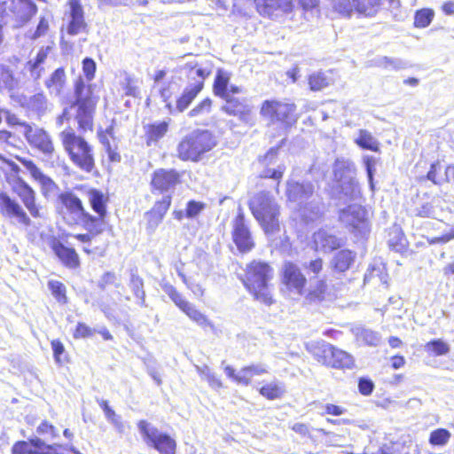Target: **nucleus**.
<instances>
[{
  "label": "nucleus",
  "mask_w": 454,
  "mask_h": 454,
  "mask_svg": "<svg viewBox=\"0 0 454 454\" xmlns=\"http://www.w3.org/2000/svg\"><path fill=\"white\" fill-rule=\"evenodd\" d=\"M339 199L344 201L355 200L360 197V186L356 177L338 183Z\"/></svg>",
  "instance_id": "obj_36"
},
{
  "label": "nucleus",
  "mask_w": 454,
  "mask_h": 454,
  "mask_svg": "<svg viewBox=\"0 0 454 454\" xmlns=\"http://www.w3.org/2000/svg\"><path fill=\"white\" fill-rule=\"evenodd\" d=\"M23 136L29 146L43 156L52 158L56 149L51 135L36 125L23 124Z\"/></svg>",
  "instance_id": "obj_9"
},
{
  "label": "nucleus",
  "mask_w": 454,
  "mask_h": 454,
  "mask_svg": "<svg viewBox=\"0 0 454 454\" xmlns=\"http://www.w3.org/2000/svg\"><path fill=\"white\" fill-rule=\"evenodd\" d=\"M62 205L60 213L69 225L82 224L90 233L98 235L101 233V220L93 218L83 207L82 200L73 192H62L59 196Z\"/></svg>",
  "instance_id": "obj_3"
},
{
  "label": "nucleus",
  "mask_w": 454,
  "mask_h": 454,
  "mask_svg": "<svg viewBox=\"0 0 454 454\" xmlns=\"http://www.w3.org/2000/svg\"><path fill=\"white\" fill-rule=\"evenodd\" d=\"M392 235L393 238L390 237L388 239L389 247L395 251H401L403 247L402 243L403 237L401 230L396 227L393 228L392 231L390 232V236Z\"/></svg>",
  "instance_id": "obj_56"
},
{
  "label": "nucleus",
  "mask_w": 454,
  "mask_h": 454,
  "mask_svg": "<svg viewBox=\"0 0 454 454\" xmlns=\"http://www.w3.org/2000/svg\"><path fill=\"white\" fill-rule=\"evenodd\" d=\"M285 391V387L282 384L270 382L261 387L260 394L267 399L274 400L281 397Z\"/></svg>",
  "instance_id": "obj_45"
},
{
  "label": "nucleus",
  "mask_w": 454,
  "mask_h": 454,
  "mask_svg": "<svg viewBox=\"0 0 454 454\" xmlns=\"http://www.w3.org/2000/svg\"><path fill=\"white\" fill-rule=\"evenodd\" d=\"M67 84V75L63 67L57 68L44 82L50 95L60 97Z\"/></svg>",
  "instance_id": "obj_28"
},
{
  "label": "nucleus",
  "mask_w": 454,
  "mask_h": 454,
  "mask_svg": "<svg viewBox=\"0 0 454 454\" xmlns=\"http://www.w3.org/2000/svg\"><path fill=\"white\" fill-rule=\"evenodd\" d=\"M363 162L365 167L370 187L372 190H373L374 189L373 176H374V173L376 172L377 160L373 156L364 155Z\"/></svg>",
  "instance_id": "obj_53"
},
{
  "label": "nucleus",
  "mask_w": 454,
  "mask_h": 454,
  "mask_svg": "<svg viewBox=\"0 0 454 454\" xmlns=\"http://www.w3.org/2000/svg\"><path fill=\"white\" fill-rule=\"evenodd\" d=\"M434 16L431 9H421L418 11L414 17V25L416 27L424 28L430 25Z\"/></svg>",
  "instance_id": "obj_48"
},
{
  "label": "nucleus",
  "mask_w": 454,
  "mask_h": 454,
  "mask_svg": "<svg viewBox=\"0 0 454 454\" xmlns=\"http://www.w3.org/2000/svg\"><path fill=\"white\" fill-rule=\"evenodd\" d=\"M121 89L123 90V93L126 96L136 97L138 94V92H139L138 88L136 85L134 80L130 76H129V75H126L124 77V79L121 82Z\"/></svg>",
  "instance_id": "obj_59"
},
{
  "label": "nucleus",
  "mask_w": 454,
  "mask_h": 454,
  "mask_svg": "<svg viewBox=\"0 0 454 454\" xmlns=\"http://www.w3.org/2000/svg\"><path fill=\"white\" fill-rule=\"evenodd\" d=\"M273 275L269 263L254 260L247 265L242 282L255 301L270 306L274 302L269 284Z\"/></svg>",
  "instance_id": "obj_1"
},
{
  "label": "nucleus",
  "mask_w": 454,
  "mask_h": 454,
  "mask_svg": "<svg viewBox=\"0 0 454 454\" xmlns=\"http://www.w3.org/2000/svg\"><path fill=\"white\" fill-rule=\"evenodd\" d=\"M256 5L260 14L271 19L289 14L294 9L293 0H259Z\"/></svg>",
  "instance_id": "obj_18"
},
{
  "label": "nucleus",
  "mask_w": 454,
  "mask_h": 454,
  "mask_svg": "<svg viewBox=\"0 0 454 454\" xmlns=\"http://www.w3.org/2000/svg\"><path fill=\"white\" fill-rule=\"evenodd\" d=\"M68 18H84V12L80 0H68Z\"/></svg>",
  "instance_id": "obj_60"
},
{
  "label": "nucleus",
  "mask_w": 454,
  "mask_h": 454,
  "mask_svg": "<svg viewBox=\"0 0 454 454\" xmlns=\"http://www.w3.org/2000/svg\"><path fill=\"white\" fill-rule=\"evenodd\" d=\"M71 108H76L75 120L80 129L92 130L95 107L73 104Z\"/></svg>",
  "instance_id": "obj_33"
},
{
  "label": "nucleus",
  "mask_w": 454,
  "mask_h": 454,
  "mask_svg": "<svg viewBox=\"0 0 454 454\" xmlns=\"http://www.w3.org/2000/svg\"><path fill=\"white\" fill-rule=\"evenodd\" d=\"M339 218L356 236L364 238L370 232L367 211L360 205L353 204L340 210Z\"/></svg>",
  "instance_id": "obj_10"
},
{
  "label": "nucleus",
  "mask_w": 454,
  "mask_h": 454,
  "mask_svg": "<svg viewBox=\"0 0 454 454\" xmlns=\"http://www.w3.org/2000/svg\"><path fill=\"white\" fill-rule=\"evenodd\" d=\"M163 291L168 295L172 301L193 322L200 326H212L207 317L198 310L193 304L187 301L176 289L169 284L162 286Z\"/></svg>",
  "instance_id": "obj_11"
},
{
  "label": "nucleus",
  "mask_w": 454,
  "mask_h": 454,
  "mask_svg": "<svg viewBox=\"0 0 454 454\" xmlns=\"http://www.w3.org/2000/svg\"><path fill=\"white\" fill-rule=\"evenodd\" d=\"M12 190L16 193L33 217H39V208L35 204V193L34 190L20 177H13L9 180Z\"/></svg>",
  "instance_id": "obj_15"
},
{
  "label": "nucleus",
  "mask_w": 454,
  "mask_h": 454,
  "mask_svg": "<svg viewBox=\"0 0 454 454\" xmlns=\"http://www.w3.org/2000/svg\"><path fill=\"white\" fill-rule=\"evenodd\" d=\"M20 81L15 77L12 69L0 64V91H12L19 88Z\"/></svg>",
  "instance_id": "obj_37"
},
{
  "label": "nucleus",
  "mask_w": 454,
  "mask_h": 454,
  "mask_svg": "<svg viewBox=\"0 0 454 454\" xmlns=\"http://www.w3.org/2000/svg\"><path fill=\"white\" fill-rule=\"evenodd\" d=\"M231 79V75L227 71L219 69L217 71L215 82H214V93L220 98H228L230 92L228 90V85Z\"/></svg>",
  "instance_id": "obj_41"
},
{
  "label": "nucleus",
  "mask_w": 454,
  "mask_h": 454,
  "mask_svg": "<svg viewBox=\"0 0 454 454\" xmlns=\"http://www.w3.org/2000/svg\"><path fill=\"white\" fill-rule=\"evenodd\" d=\"M333 172L337 184L356 177L355 164L348 159H336L333 166Z\"/></svg>",
  "instance_id": "obj_26"
},
{
  "label": "nucleus",
  "mask_w": 454,
  "mask_h": 454,
  "mask_svg": "<svg viewBox=\"0 0 454 454\" xmlns=\"http://www.w3.org/2000/svg\"><path fill=\"white\" fill-rule=\"evenodd\" d=\"M232 239L238 249L242 253L249 252L254 247L251 232L245 223V215L241 207L232 222Z\"/></svg>",
  "instance_id": "obj_13"
},
{
  "label": "nucleus",
  "mask_w": 454,
  "mask_h": 454,
  "mask_svg": "<svg viewBox=\"0 0 454 454\" xmlns=\"http://www.w3.org/2000/svg\"><path fill=\"white\" fill-rule=\"evenodd\" d=\"M94 329L90 328V326L83 323H79L76 326L74 337L76 339L90 337L94 334Z\"/></svg>",
  "instance_id": "obj_64"
},
{
  "label": "nucleus",
  "mask_w": 454,
  "mask_h": 454,
  "mask_svg": "<svg viewBox=\"0 0 454 454\" xmlns=\"http://www.w3.org/2000/svg\"><path fill=\"white\" fill-rule=\"evenodd\" d=\"M333 346L325 341H315L307 345V350L320 364L328 366Z\"/></svg>",
  "instance_id": "obj_31"
},
{
  "label": "nucleus",
  "mask_w": 454,
  "mask_h": 454,
  "mask_svg": "<svg viewBox=\"0 0 454 454\" xmlns=\"http://www.w3.org/2000/svg\"><path fill=\"white\" fill-rule=\"evenodd\" d=\"M451 437V434L445 428H438L430 433L429 443L434 446H445Z\"/></svg>",
  "instance_id": "obj_47"
},
{
  "label": "nucleus",
  "mask_w": 454,
  "mask_h": 454,
  "mask_svg": "<svg viewBox=\"0 0 454 454\" xmlns=\"http://www.w3.org/2000/svg\"><path fill=\"white\" fill-rule=\"evenodd\" d=\"M216 142L207 130H196L187 135L177 145V155L183 160L199 161L201 156L215 147Z\"/></svg>",
  "instance_id": "obj_6"
},
{
  "label": "nucleus",
  "mask_w": 454,
  "mask_h": 454,
  "mask_svg": "<svg viewBox=\"0 0 454 454\" xmlns=\"http://www.w3.org/2000/svg\"><path fill=\"white\" fill-rule=\"evenodd\" d=\"M384 0H354L355 12L365 17L374 16L381 8ZM390 5L398 4L395 0H388Z\"/></svg>",
  "instance_id": "obj_34"
},
{
  "label": "nucleus",
  "mask_w": 454,
  "mask_h": 454,
  "mask_svg": "<svg viewBox=\"0 0 454 454\" xmlns=\"http://www.w3.org/2000/svg\"><path fill=\"white\" fill-rule=\"evenodd\" d=\"M212 106V101L209 98H205L200 104H198L194 108H192L189 112L190 117H195L198 115L207 114L210 112Z\"/></svg>",
  "instance_id": "obj_57"
},
{
  "label": "nucleus",
  "mask_w": 454,
  "mask_h": 454,
  "mask_svg": "<svg viewBox=\"0 0 454 454\" xmlns=\"http://www.w3.org/2000/svg\"><path fill=\"white\" fill-rule=\"evenodd\" d=\"M379 66L383 67L385 68H390L393 70H400L407 68L409 67V64L407 61H404L400 59L382 57L379 59Z\"/></svg>",
  "instance_id": "obj_52"
},
{
  "label": "nucleus",
  "mask_w": 454,
  "mask_h": 454,
  "mask_svg": "<svg viewBox=\"0 0 454 454\" xmlns=\"http://www.w3.org/2000/svg\"><path fill=\"white\" fill-rule=\"evenodd\" d=\"M49 30V21L45 17H41L37 24L36 29L30 35L32 40H36L47 34Z\"/></svg>",
  "instance_id": "obj_61"
},
{
  "label": "nucleus",
  "mask_w": 454,
  "mask_h": 454,
  "mask_svg": "<svg viewBox=\"0 0 454 454\" xmlns=\"http://www.w3.org/2000/svg\"><path fill=\"white\" fill-rule=\"evenodd\" d=\"M204 208H205L204 203L191 200L187 204L185 215L188 218L196 217Z\"/></svg>",
  "instance_id": "obj_62"
},
{
  "label": "nucleus",
  "mask_w": 454,
  "mask_h": 454,
  "mask_svg": "<svg viewBox=\"0 0 454 454\" xmlns=\"http://www.w3.org/2000/svg\"><path fill=\"white\" fill-rule=\"evenodd\" d=\"M48 286L51 291L52 295L59 302L64 304L67 301L66 295V286L64 284L57 280H51L48 283Z\"/></svg>",
  "instance_id": "obj_51"
},
{
  "label": "nucleus",
  "mask_w": 454,
  "mask_h": 454,
  "mask_svg": "<svg viewBox=\"0 0 454 454\" xmlns=\"http://www.w3.org/2000/svg\"><path fill=\"white\" fill-rule=\"evenodd\" d=\"M295 106L280 101H265L261 108V114L271 122L280 121L291 124L295 121Z\"/></svg>",
  "instance_id": "obj_12"
},
{
  "label": "nucleus",
  "mask_w": 454,
  "mask_h": 454,
  "mask_svg": "<svg viewBox=\"0 0 454 454\" xmlns=\"http://www.w3.org/2000/svg\"><path fill=\"white\" fill-rule=\"evenodd\" d=\"M315 249L323 252H331L340 247V239L325 230H319L313 235Z\"/></svg>",
  "instance_id": "obj_25"
},
{
  "label": "nucleus",
  "mask_w": 454,
  "mask_h": 454,
  "mask_svg": "<svg viewBox=\"0 0 454 454\" xmlns=\"http://www.w3.org/2000/svg\"><path fill=\"white\" fill-rule=\"evenodd\" d=\"M249 208L266 235L271 236L280 231L279 206L268 192L254 194L249 200Z\"/></svg>",
  "instance_id": "obj_4"
},
{
  "label": "nucleus",
  "mask_w": 454,
  "mask_h": 454,
  "mask_svg": "<svg viewBox=\"0 0 454 454\" xmlns=\"http://www.w3.org/2000/svg\"><path fill=\"white\" fill-rule=\"evenodd\" d=\"M425 350L433 353L434 356H443L450 352V347L446 342L438 339L427 342L425 345Z\"/></svg>",
  "instance_id": "obj_49"
},
{
  "label": "nucleus",
  "mask_w": 454,
  "mask_h": 454,
  "mask_svg": "<svg viewBox=\"0 0 454 454\" xmlns=\"http://www.w3.org/2000/svg\"><path fill=\"white\" fill-rule=\"evenodd\" d=\"M12 12L15 17L16 26L21 27L35 15L37 6L30 0H19L15 3Z\"/></svg>",
  "instance_id": "obj_23"
},
{
  "label": "nucleus",
  "mask_w": 454,
  "mask_h": 454,
  "mask_svg": "<svg viewBox=\"0 0 454 454\" xmlns=\"http://www.w3.org/2000/svg\"><path fill=\"white\" fill-rule=\"evenodd\" d=\"M137 429L144 442L155 449L160 454H175L176 441L168 434L160 432L156 427L146 420L137 423Z\"/></svg>",
  "instance_id": "obj_7"
},
{
  "label": "nucleus",
  "mask_w": 454,
  "mask_h": 454,
  "mask_svg": "<svg viewBox=\"0 0 454 454\" xmlns=\"http://www.w3.org/2000/svg\"><path fill=\"white\" fill-rule=\"evenodd\" d=\"M51 248L66 267L75 269L79 266V256L74 248L67 247L56 239L52 241Z\"/></svg>",
  "instance_id": "obj_24"
},
{
  "label": "nucleus",
  "mask_w": 454,
  "mask_h": 454,
  "mask_svg": "<svg viewBox=\"0 0 454 454\" xmlns=\"http://www.w3.org/2000/svg\"><path fill=\"white\" fill-rule=\"evenodd\" d=\"M328 366L336 369H351L354 366V359L347 352L333 348Z\"/></svg>",
  "instance_id": "obj_38"
},
{
  "label": "nucleus",
  "mask_w": 454,
  "mask_h": 454,
  "mask_svg": "<svg viewBox=\"0 0 454 454\" xmlns=\"http://www.w3.org/2000/svg\"><path fill=\"white\" fill-rule=\"evenodd\" d=\"M185 67L188 69L189 83L176 100V109L179 112H184L202 90L204 81L210 75L213 68L209 62H190Z\"/></svg>",
  "instance_id": "obj_5"
},
{
  "label": "nucleus",
  "mask_w": 454,
  "mask_h": 454,
  "mask_svg": "<svg viewBox=\"0 0 454 454\" xmlns=\"http://www.w3.org/2000/svg\"><path fill=\"white\" fill-rule=\"evenodd\" d=\"M17 159L29 171L32 177L38 181L44 189L49 191L53 189L55 186L54 182L45 176L34 161L21 157H17Z\"/></svg>",
  "instance_id": "obj_35"
},
{
  "label": "nucleus",
  "mask_w": 454,
  "mask_h": 454,
  "mask_svg": "<svg viewBox=\"0 0 454 454\" xmlns=\"http://www.w3.org/2000/svg\"><path fill=\"white\" fill-rule=\"evenodd\" d=\"M86 28L84 18H69L67 32L70 35H76Z\"/></svg>",
  "instance_id": "obj_54"
},
{
  "label": "nucleus",
  "mask_w": 454,
  "mask_h": 454,
  "mask_svg": "<svg viewBox=\"0 0 454 454\" xmlns=\"http://www.w3.org/2000/svg\"><path fill=\"white\" fill-rule=\"evenodd\" d=\"M105 416L119 433H122L124 431V424L121 416L117 415L112 408L106 409Z\"/></svg>",
  "instance_id": "obj_58"
},
{
  "label": "nucleus",
  "mask_w": 454,
  "mask_h": 454,
  "mask_svg": "<svg viewBox=\"0 0 454 454\" xmlns=\"http://www.w3.org/2000/svg\"><path fill=\"white\" fill-rule=\"evenodd\" d=\"M354 143L365 150L372 152L380 151V142L367 129H359L357 131V136L354 138Z\"/></svg>",
  "instance_id": "obj_39"
},
{
  "label": "nucleus",
  "mask_w": 454,
  "mask_h": 454,
  "mask_svg": "<svg viewBox=\"0 0 454 454\" xmlns=\"http://www.w3.org/2000/svg\"><path fill=\"white\" fill-rule=\"evenodd\" d=\"M12 454H82L71 446L45 445L38 437L29 441H19L12 448Z\"/></svg>",
  "instance_id": "obj_8"
},
{
  "label": "nucleus",
  "mask_w": 454,
  "mask_h": 454,
  "mask_svg": "<svg viewBox=\"0 0 454 454\" xmlns=\"http://www.w3.org/2000/svg\"><path fill=\"white\" fill-rule=\"evenodd\" d=\"M171 204V197L169 195H166L162 198L160 201H158L152 211L149 213V215L156 217V224H158L163 218L164 215L167 213L169 206Z\"/></svg>",
  "instance_id": "obj_46"
},
{
  "label": "nucleus",
  "mask_w": 454,
  "mask_h": 454,
  "mask_svg": "<svg viewBox=\"0 0 454 454\" xmlns=\"http://www.w3.org/2000/svg\"><path fill=\"white\" fill-rule=\"evenodd\" d=\"M82 71L89 81L94 78L96 72V63L90 58H85L82 61Z\"/></svg>",
  "instance_id": "obj_63"
},
{
  "label": "nucleus",
  "mask_w": 454,
  "mask_h": 454,
  "mask_svg": "<svg viewBox=\"0 0 454 454\" xmlns=\"http://www.w3.org/2000/svg\"><path fill=\"white\" fill-rule=\"evenodd\" d=\"M225 104L222 106V110L230 115L239 117L241 120H247L251 108L244 101L229 95L228 98H223Z\"/></svg>",
  "instance_id": "obj_29"
},
{
  "label": "nucleus",
  "mask_w": 454,
  "mask_h": 454,
  "mask_svg": "<svg viewBox=\"0 0 454 454\" xmlns=\"http://www.w3.org/2000/svg\"><path fill=\"white\" fill-rule=\"evenodd\" d=\"M179 182V175L174 169H158L153 173L152 185L160 192H168Z\"/></svg>",
  "instance_id": "obj_22"
},
{
  "label": "nucleus",
  "mask_w": 454,
  "mask_h": 454,
  "mask_svg": "<svg viewBox=\"0 0 454 454\" xmlns=\"http://www.w3.org/2000/svg\"><path fill=\"white\" fill-rule=\"evenodd\" d=\"M88 200L92 209L98 214V216L93 218H99L101 220V232L105 230L106 222L105 217L106 215V201L107 199L104 194L95 189H91L88 192Z\"/></svg>",
  "instance_id": "obj_27"
},
{
  "label": "nucleus",
  "mask_w": 454,
  "mask_h": 454,
  "mask_svg": "<svg viewBox=\"0 0 454 454\" xmlns=\"http://www.w3.org/2000/svg\"><path fill=\"white\" fill-rule=\"evenodd\" d=\"M22 106L27 111L32 112L37 116L41 117L47 112L49 103L44 93L38 92L25 98Z\"/></svg>",
  "instance_id": "obj_32"
},
{
  "label": "nucleus",
  "mask_w": 454,
  "mask_h": 454,
  "mask_svg": "<svg viewBox=\"0 0 454 454\" xmlns=\"http://www.w3.org/2000/svg\"><path fill=\"white\" fill-rule=\"evenodd\" d=\"M75 101L74 104L95 107L100 98V87L95 83L85 84L78 79L74 87Z\"/></svg>",
  "instance_id": "obj_16"
},
{
  "label": "nucleus",
  "mask_w": 454,
  "mask_h": 454,
  "mask_svg": "<svg viewBox=\"0 0 454 454\" xmlns=\"http://www.w3.org/2000/svg\"><path fill=\"white\" fill-rule=\"evenodd\" d=\"M356 335L358 340H363L369 346H378L381 340L379 333L367 328H357Z\"/></svg>",
  "instance_id": "obj_44"
},
{
  "label": "nucleus",
  "mask_w": 454,
  "mask_h": 454,
  "mask_svg": "<svg viewBox=\"0 0 454 454\" xmlns=\"http://www.w3.org/2000/svg\"><path fill=\"white\" fill-rule=\"evenodd\" d=\"M59 138L70 161L79 169L90 173L95 167L93 146L72 128L59 132Z\"/></svg>",
  "instance_id": "obj_2"
},
{
  "label": "nucleus",
  "mask_w": 454,
  "mask_h": 454,
  "mask_svg": "<svg viewBox=\"0 0 454 454\" xmlns=\"http://www.w3.org/2000/svg\"><path fill=\"white\" fill-rule=\"evenodd\" d=\"M296 210L304 221H314L322 214V203L317 195H313L304 204L297 207Z\"/></svg>",
  "instance_id": "obj_30"
},
{
  "label": "nucleus",
  "mask_w": 454,
  "mask_h": 454,
  "mask_svg": "<svg viewBox=\"0 0 454 454\" xmlns=\"http://www.w3.org/2000/svg\"><path fill=\"white\" fill-rule=\"evenodd\" d=\"M326 290V284L323 280H319L317 282V285L315 287H312L309 289L306 299L310 301H320L324 299V294Z\"/></svg>",
  "instance_id": "obj_55"
},
{
  "label": "nucleus",
  "mask_w": 454,
  "mask_h": 454,
  "mask_svg": "<svg viewBox=\"0 0 454 454\" xmlns=\"http://www.w3.org/2000/svg\"><path fill=\"white\" fill-rule=\"evenodd\" d=\"M0 211L3 215L16 220L25 225H30V219L21 206L14 200L11 199L6 193H0Z\"/></svg>",
  "instance_id": "obj_19"
},
{
  "label": "nucleus",
  "mask_w": 454,
  "mask_h": 454,
  "mask_svg": "<svg viewBox=\"0 0 454 454\" xmlns=\"http://www.w3.org/2000/svg\"><path fill=\"white\" fill-rule=\"evenodd\" d=\"M51 50V46L41 47L35 57L26 63L25 69L35 82H38L45 74L44 64Z\"/></svg>",
  "instance_id": "obj_21"
},
{
  "label": "nucleus",
  "mask_w": 454,
  "mask_h": 454,
  "mask_svg": "<svg viewBox=\"0 0 454 454\" xmlns=\"http://www.w3.org/2000/svg\"><path fill=\"white\" fill-rule=\"evenodd\" d=\"M278 148H270L262 158L263 164L266 168L261 172L260 176L262 178H271L278 181L277 192H278L279 181L283 176L286 170L284 164H278L277 168H271L270 165H274L278 159Z\"/></svg>",
  "instance_id": "obj_20"
},
{
  "label": "nucleus",
  "mask_w": 454,
  "mask_h": 454,
  "mask_svg": "<svg viewBox=\"0 0 454 454\" xmlns=\"http://www.w3.org/2000/svg\"><path fill=\"white\" fill-rule=\"evenodd\" d=\"M331 9L340 17L350 18L355 11L354 0H331Z\"/></svg>",
  "instance_id": "obj_43"
},
{
  "label": "nucleus",
  "mask_w": 454,
  "mask_h": 454,
  "mask_svg": "<svg viewBox=\"0 0 454 454\" xmlns=\"http://www.w3.org/2000/svg\"><path fill=\"white\" fill-rule=\"evenodd\" d=\"M314 194V186L309 182L299 183L289 180L286 183V196L289 202L294 203L296 209L309 200Z\"/></svg>",
  "instance_id": "obj_17"
},
{
  "label": "nucleus",
  "mask_w": 454,
  "mask_h": 454,
  "mask_svg": "<svg viewBox=\"0 0 454 454\" xmlns=\"http://www.w3.org/2000/svg\"><path fill=\"white\" fill-rule=\"evenodd\" d=\"M329 83V78L322 72L312 74L309 78V84L312 90H320L327 87Z\"/></svg>",
  "instance_id": "obj_50"
},
{
  "label": "nucleus",
  "mask_w": 454,
  "mask_h": 454,
  "mask_svg": "<svg viewBox=\"0 0 454 454\" xmlns=\"http://www.w3.org/2000/svg\"><path fill=\"white\" fill-rule=\"evenodd\" d=\"M354 259L355 254L350 250H340L333 256L331 265L335 270L344 272L349 269Z\"/></svg>",
  "instance_id": "obj_40"
},
{
  "label": "nucleus",
  "mask_w": 454,
  "mask_h": 454,
  "mask_svg": "<svg viewBox=\"0 0 454 454\" xmlns=\"http://www.w3.org/2000/svg\"><path fill=\"white\" fill-rule=\"evenodd\" d=\"M168 123L167 121H160L150 124L146 127L147 145H150L151 142H157L164 137L167 133Z\"/></svg>",
  "instance_id": "obj_42"
},
{
  "label": "nucleus",
  "mask_w": 454,
  "mask_h": 454,
  "mask_svg": "<svg viewBox=\"0 0 454 454\" xmlns=\"http://www.w3.org/2000/svg\"><path fill=\"white\" fill-rule=\"evenodd\" d=\"M282 282L290 293L301 296L307 279L296 264L286 262L282 267Z\"/></svg>",
  "instance_id": "obj_14"
}]
</instances>
